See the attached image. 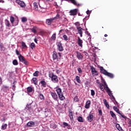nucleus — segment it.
I'll return each mask as SVG.
<instances>
[{"label":"nucleus","instance_id":"nucleus-59","mask_svg":"<svg viewBox=\"0 0 131 131\" xmlns=\"http://www.w3.org/2000/svg\"><path fill=\"white\" fill-rule=\"evenodd\" d=\"M56 73H57V74L60 73V71H59V70H57L56 71Z\"/></svg>","mask_w":131,"mask_h":131},{"label":"nucleus","instance_id":"nucleus-52","mask_svg":"<svg viewBox=\"0 0 131 131\" xmlns=\"http://www.w3.org/2000/svg\"><path fill=\"white\" fill-rule=\"evenodd\" d=\"M99 115L102 116V111L101 110H99L98 111Z\"/></svg>","mask_w":131,"mask_h":131},{"label":"nucleus","instance_id":"nucleus-33","mask_svg":"<svg viewBox=\"0 0 131 131\" xmlns=\"http://www.w3.org/2000/svg\"><path fill=\"white\" fill-rule=\"evenodd\" d=\"M7 126H8V124H4V125H3L2 126L1 128H2V129H3V130H5V129H7Z\"/></svg>","mask_w":131,"mask_h":131},{"label":"nucleus","instance_id":"nucleus-31","mask_svg":"<svg viewBox=\"0 0 131 131\" xmlns=\"http://www.w3.org/2000/svg\"><path fill=\"white\" fill-rule=\"evenodd\" d=\"M30 48H31L32 50L35 49V43H34V42H32L30 45Z\"/></svg>","mask_w":131,"mask_h":131},{"label":"nucleus","instance_id":"nucleus-41","mask_svg":"<svg viewBox=\"0 0 131 131\" xmlns=\"http://www.w3.org/2000/svg\"><path fill=\"white\" fill-rule=\"evenodd\" d=\"M39 73V72L38 71H36L35 72L33 73V76H36L37 77V76H38Z\"/></svg>","mask_w":131,"mask_h":131},{"label":"nucleus","instance_id":"nucleus-39","mask_svg":"<svg viewBox=\"0 0 131 131\" xmlns=\"http://www.w3.org/2000/svg\"><path fill=\"white\" fill-rule=\"evenodd\" d=\"M21 22H23L24 23L27 22V18L22 17L21 18Z\"/></svg>","mask_w":131,"mask_h":131},{"label":"nucleus","instance_id":"nucleus-7","mask_svg":"<svg viewBox=\"0 0 131 131\" xmlns=\"http://www.w3.org/2000/svg\"><path fill=\"white\" fill-rule=\"evenodd\" d=\"M56 46L57 47L58 51L59 52H63V51H64V48H63V46L62 45L61 41L57 42L56 43Z\"/></svg>","mask_w":131,"mask_h":131},{"label":"nucleus","instance_id":"nucleus-40","mask_svg":"<svg viewBox=\"0 0 131 131\" xmlns=\"http://www.w3.org/2000/svg\"><path fill=\"white\" fill-rule=\"evenodd\" d=\"M39 97L40 100H45V96L42 94H40Z\"/></svg>","mask_w":131,"mask_h":131},{"label":"nucleus","instance_id":"nucleus-18","mask_svg":"<svg viewBox=\"0 0 131 131\" xmlns=\"http://www.w3.org/2000/svg\"><path fill=\"white\" fill-rule=\"evenodd\" d=\"M25 110L28 111H30V110H32V106H31V103L28 104L25 107Z\"/></svg>","mask_w":131,"mask_h":131},{"label":"nucleus","instance_id":"nucleus-6","mask_svg":"<svg viewBox=\"0 0 131 131\" xmlns=\"http://www.w3.org/2000/svg\"><path fill=\"white\" fill-rule=\"evenodd\" d=\"M61 57H62V55L61 53H57L56 51H53V60H57L59 61L61 60Z\"/></svg>","mask_w":131,"mask_h":131},{"label":"nucleus","instance_id":"nucleus-49","mask_svg":"<svg viewBox=\"0 0 131 131\" xmlns=\"http://www.w3.org/2000/svg\"><path fill=\"white\" fill-rule=\"evenodd\" d=\"M63 125H64L63 127H66V126H68V125H69V124H68V123H67L64 122L63 123Z\"/></svg>","mask_w":131,"mask_h":131},{"label":"nucleus","instance_id":"nucleus-35","mask_svg":"<svg viewBox=\"0 0 131 131\" xmlns=\"http://www.w3.org/2000/svg\"><path fill=\"white\" fill-rule=\"evenodd\" d=\"M78 121H79V122H83V118L82 117H78Z\"/></svg>","mask_w":131,"mask_h":131},{"label":"nucleus","instance_id":"nucleus-51","mask_svg":"<svg viewBox=\"0 0 131 131\" xmlns=\"http://www.w3.org/2000/svg\"><path fill=\"white\" fill-rule=\"evenodd\" d=\"M16 55H17V56H20V55H21L20 54V52H19V51H18V50H16Z\"/></svg>","mask_w":131,"mask_h":131},{"label":"nucleus","instance_id":"nucleus-13","mask_svg":"<svg viewBox=\"0 0 131 131\" xmlns=\"http://www.w3.org/2000/svg\"><path fill=\"white\" fill-rule=\"evenodd\" d=\"M76 54L77 55V58H78V60H82V59H83V56H82V54H81L80 52L76 51Z\"/></svg>","mask_w":131,"mask_h":131},{"label":"nucleus","instance_id":"nucleus-28","mask_svg":"<svg viewBox=\"0 0 131 131\" xmlns=\"http://www.w3.org/2000/svg\"><path fill=\"white\" fill-rule=\"evenodd\" d=\"M116 127L117 129H118L119 131H122V128L120 126L119 124H116Z\"/></svg>","mask_w":131,"mask_h":131},{"label":"nucleus","instance_id":"nucleus-37","mask_svg":"<svg viewBox=\"0 0 131 131\" xmlns=\"http://www.w3.org/2000/svg\"><path fill=\"white\" fill-rule=\"evenodd\" d=\"M31 31L33 33H36V32H37V31H36V27H34V28L31 29Z\"/></svg>","mask_w":131,"mask_h":131},{"label":"nucleus","instance_id":"nucleus-22","mask_svg":"<svg viewBox=\"0 0 131 131\" xmlns=\"http://www.w3.org/2000/svg\"><path fill=\"white\" fill-rule=\"evenodd\" d=\"M5 24L7 27H11V24L10 23V21L8 19L5 20Z\"/></svg>","mask_w":131,"mask_h":131},{"label":"nucleus","instance_id":"nucleus-1","mask_svg":"<svg viewBox=\"0 0 131 131\" xmlns=\"http://www.w3.org/2000/svg\"><path fill=\"white\" fill-rule=\"evenodd\" d=\"M102 82L103 84H100L99 85V89L102 92H104V91L105 90L106 92L107 93L108 96H111L112 97V92L111 90H110V89H109V87H108V85H107V83H106V81H105V80L102 79Z\"/></svg>","mask_w":131,"mask_h":131},{"label":"nucleus","instance_id":"nucleus-9","mask_svg":"<svg viewBox=\"0 0 131 131\" xmlns=\"http://www.w3.org/2000/svg\"><path fill=\"white\" fill-rule=\"evenodd\" d=\"M78 12V9H75L74 10H70V13L71 16H76L77 13Z\"/></svg>","mask_w":131,"mask_h":131},{"label":"nucleus","instance_id":"nucleus-3","mask_svg":"<svg viewBox=\"0 0 131 131\" xmlns=\"http://www.w3.org/2000/svg\"><path fill=\"white\" fill-rule=\"evenodd\" d=\"M49 77L51 78V81H52V82H54V83H58V82H59V79H58V76L54 74V73L49 72Z\"/></svg>","mask_w":131,"mask_h":131},{"label":"nucleus","instance_id":"nucleus-10","mask_svg":"<svg viewBox=\"0 0 131 131\" xmlns=\"http://www.w3.org/2000/svg\"><path fill=\"white\" fill-rule=\"evenodd\" d=\"M16 3L20 6L21 8H25V3L20 0H16Z\"/></svg>","mask_w":131,"mask_h":131},{"label":"nucleus","instance_id":"nucleus-19","mask_svg":"<svg viewBox=\"0 0 131 131\" xmlns=\"http://www.w3.org/2000/svg\"><path fill=\"white\" fill-rule=\"evenodd\" d=\"M77 30L79 34L80 35L81 37H82V30H83V29L81 27H79L77 28Z\"/></svg>","mask_w":131,"mask_h":131},{"label":"nucleus","instance_id":"nucleus-12","mask_svg":"<svg viewBox=\"0 0 131 131\" xmlns=\"http://www.w3.org/2000/svg\"><path fill=\"white\" fill-rule=\"evenodd\" d=\"M91 69L92 74H94L96 76H98V75H99V74L98 73V71L96 70V68L92 66L91 67Z\"/></svg>","mask_w":131,"mask_h":131},{"label":"nucleus","instance_id":"nucleus-34","mask_svg":"<svg viewBox=\"0 0 131 131\" xmlns=\"http://www.w3.org/2000/svg\"><path fill=\"white\" fill-rule=\"evenodd\" d=\"M15 21V18L13 16L10 17V22L11 24L14 25V21Z\"/></svg>","mask_w":131,"mask_h":131},{"label":"nucleus","instance_id":"nucleus-57","mask_svg":"<svg viewBox=\"0 0 131 131\" xmlns=\"http://www.w3.org/2000/svg\"><path fill=\"white\" fill-rule=\"evenodd\" d=\"M37 41H38V40H37V39H36V38L34 39V41L36 43H37Z\"/></svg>","mask_w":131,"mask_h":131},{"label":"nucleus","instance_id":"nucleus-27","mask_svg":"<svg viewBox=\"0 0 131 131\" xmlns=\"http://www.w3.org/2000/svg\"><path fill=\"white\" fill-rule=\"evenodd\" d=\"M110 114H111V116L113 117V118H114L115 119H116V120H117L116 115H115V114H114V113L113 111H110Z\"/></svg>","mask_w":131,"mask_h":131},{"label":"nucleus","instance_id":"nucleus-16","mask_svg":"<svg viewBox=\"0 0 131 131\" xmlns=\"http://www.w3.org/2000/svg\"><path fill=\"white\" fill-rule=\"evenodd\" d=\"M112 96H110V98L111 99V100H112L113 103H114V104L115 105H118V102H117V101H116V100H115V97H114V96H113V94L112 93Z\"/></svg>","mask_w":131,"mask_h":131},{"label":"nucleus","instance_id":"nucleus-29","mask_svg":"<svg viewBox=\"0 0 131 131\" xmlns=\"http://www.w3.org/2000/svg\"><path fill=\"white\" fill-rule=\"evenodd\" d=\"M32 80L35 85L37 84V82H38V80H37V78L34 77L32 78Z\"/></svg>","mask_w":131,"mask_h":131},{"label":"nucleus","instance_id":"nucleus-15","mask_svg":"<svg viewBox=\"0 0 131 131\" xmlns=\"http://www.w3.org/2000/svg\"><path fill=\"white\" fill-rule=\"evenodd\" d=\"M83 43V41L79 37H78V41L77 43L79 46V47H80V48H82V43Z\"/></svg>","mask_w":131,"mask_h":131},{"label":"nucleus","instance_id":"nucleus-38","mask_svg":"<svg viewBox=\"0 0 131 131\" xmlns=\"http://www.w3.org/2000/svg\"><path fill=\"white\" fill-rule=\"evenodd\" d=\"M56 33H54L52 35V37H51V39L52 40H56Z\"/></svg>","mask_w":131,"mask_h":131},{"label":"nucleus","instance_id":"nucleus-32","mask_svg":"<svg viewBox=\"0 0 131 131\" xmlns=\"http://www.w3.org/2000/svg\"><path fill=\"white\" fill-rule=\"evenodd\" d=\"M76 80L78 83H81V80H80V77L79 76H76Z\"/></svg>","mask_w":131,"mask_h":131},{"label":"nucleus","instance_id":"nucleus-64","mask_svg":"<svg viewBox=\"0 0 131 131\" xmlns=\"http://www.w3.org/2000/svg\"><path fill=\"white\" fill-rule=\"evenodd\" d=\"M129 131H131V127L129 128Z\"/></svg>","mask_w":131,"mask_h":131},{"label":"nucleus","instance_id":"nucleus-47","mask_svg":"<svg viewBox=\"0 0 131 131\" xmlns=\"http://www.w3.org/2000/svg\"><path fill=\"white\" fill-rule=\"evenodd\" d=\"M74 102H78L79 100H78V98L77 97V96H75L74 97Z\"/></svg>","mask_w":131,"mask_h":131},{"label":"nucleus","instance_id":"nucleus-2","mask_svg":"<svg viewBox=\"0 0 131 131\" xmlns=\"http://www.w3.org/2000/svg\"><path fill=\"white\" fill-rule=\"evenodd\" d=\"M98 68H99L100 72L102 73V74L108 76L110 78H114V75L111 73L108 72L103 67L98 66Z\"/></svg>","mask_w":131,"mask_h":131},{"label":"nucleus","instance_id":"nucleus-56","mask_svg":"<svg viewBox=\"0 0 131 131\" xmlns=\"http://www.w3.org/2000/svg\"><path fill=\"white\" fill-rule=\"evenodd\" d=\"M75 25H76V26L79 25V23L77 22V23H75Z\"/></svg>","mask_w":131,"mask_h":131},{"label":"nucleus","instance_id":"nucleus-8","mask_svg":"<svg viewBox=\"0 0 131 131\" xmlns=\"http://www.w3.org/2000/svg\"><path fill=\"white\" fill-rule=\"evenodd\" d=\"M113 109L115 111H116V112H117V113H118V114H120L122 118H124V119H126V118H127V117H126L125 116L121 114V113H120L119 109H118V108H117L116 106H114Z\"/></svg>","mask_w":131,"mask_h":131},{"label":"nucleus","instance_id":"nucleus-48","mask_svg":"<svg viewBox=\"0 0 131 131\" xmlns=\"http://www.w3.org/2000/svg\"><path fill=\"white\" fill-rule=\"evenodd\" d=\"M77 70H78L79 73H82V70H81V68H79L77 69Z\"/></svg>","mask_w":131,"mask_h":131},{"label":"nucleus","instance_id":"nucleus-17","mask_svg":"<svg viewBox=\"0 0 131 131\" xmlns=\"http://www.w3.org/2000/svg\"><path fill=\"white\" fill-rule=\"evenodd\" d=\"M88 121L89 122H92L94 120V115L90 114L89 116L87 117Z\"/></svg>","mask_w":131,"mask_h":131},{"label":"nucleus","instance_id":"nucleus-42","mask_svg":"<svg viewBox=\"0 0 131 131\" xmlns=\"http://www.w3.org/2000/svg\"><path fill=\"white\" fill-rule=\"evenodd\" d=\"M13 65L17 66L18 65V61L17 59H14L12 62Z\"/></svg>","mask_w":131,"mask_h":131},{"label":"nucleus","instance_id":"nucleus-63","mask_svg":"<svg viewBox=\"0 0 131 131\" xmlns=\"http://www.w3.org/2000/svg\"><path fill=\"white\" fill-rule=\"evenodd\" d=\"M107 36H108V35H107L106 34H105L104 35V37H107Z\"/></svg>","mask_w":131,"mask_h":131},{"label":"nucleus","instance_id":"nucleus-61","mask_svg":"<svg viewBox=\"0 0 131 131\" xmlns=\"http://www.w3.org/2000/svg\"><path fill=\"white\" fill-rule=\"evenodd\" d=\"M84 53H85V56H89V54H88V53L86 52H84Z\"/></svg>","mask_w":131,"mask_h":131},{"label":"nucleus","instance_id":"nucleus-46","mask_svg":"<svg viewBox=\"0 0 131 131\" xmlns=\"http://www.w3.org/2000/svg\"><path fill=\"white\" fill-rule=\"evenodd\" d=\"M126 119H128V124H129V125L131 126V119L127 118H126Z\"/></svg>","mask_w":131,"mask_h":131},{"label":"nucleus","instance_id":"nucleus-23","mask_svg":"<svg viewBox=\"0 0 131 131\" xmlns=\"http://www.w3.org/2000/svg\"><path fill=\"white\" fill-rule=\"evenodd\" d=\"M18 59L19 61L21 62V63L25 60V58H24V56L22 55H19V56H18Z\"/></svg>","mask_w":131,"mask_h":131},{"label":"nucleus","instance_id":"nucleus-53","mask_svg":"<svg viewBox=\"0 0 131 131\" xmlns=\"http://www.w3.org/2000/svg\"><path fill=\"white\" fill-rule=\"evenodd\" d=\"M96 83H97L98 84H99V85H100V84H101L102 83H101L100 82V81H99V80H96Z\"/></svg>","mask_w":131,"mask_h":131},{"label":"nucleus","instance_id":"nucleus-43","mask_svg":"<svg viewBox=\"0 0 131 131\" xmlns=\"http://www.w3.org/2000/svg\"><path fill=\"white\" fill-rule=\"evenodd\" d=\"M22 63L25 64V65H26V66L29 65V62L28 61L26 60V59H25Z\"/></svg>","mask_w":131,"mask_h":131},{"label":"nucleus","instance_id":"nucleus-25","mask_svg":"<svg viewBox=\"0 0 131 131\" xmlns=\"http://www.w3.org/2000/svg\"><path fill=\"white\" fill-rule=\"evenodd\" d=\"M103 103L105 105V106L106 107V108H107V109H109V108H110V106L109 105V104H108V102H107V100L104 99Z\"/></svg>","mask_w":131,"mask_h":131},{"label":"nucleus","instance_id":"nucleus-54","mask_svg":"<svg viewBox=\"0 0 131 131\" xmlns=\"http://www.w3.org/2000/svg\"><path fill=\"white\" fill-rule=\"evenodd\" d=\"M86 14L87 15H90V14H91V12L90 11V10H88L86 11Z\"/></svg>","mask_w":131,"mask_h":131},{"label":"nucleus","instance_id":"nucleus-50","mask_svg":"<svg viewBox=\"0 0 131 131\" xmlns=\"http://www.w3.org/2000/svg\"><path fill=\"white\" fill-rule=\"evenodd\" d=\"M95 91L91 90V96H95Z\"/></svg>","mask_w":131,"mask_h":131},{"label":"nucleus","instance_id":"nucleus-14","mask_svg":"<svg viewBox=\"0 0 131 131\" xmlns=\"http://www.w3.org/2000/svg\"><path fill=\"white\" fill-rule=\"evenodd\" d=\"M35 125V123L33 121H29L27 123V126L28 127H32L33 126H34Z\"/></svg>","mask_w":131,"mask_h":131},{"label":"nucleus","instance_id":"nucleus-36","mask_svg":"<svg viewBox=\"0 0 131 131\" xmlns=\"http://www.w3.org/2000/svg\"><path fill=\"white\" fill-rule=\"evenodd\" d=\"M21 46L23 47V49H27V45L24 42H21Z\"/></svg>","mask_w":131,"mask_h":131},{"label":"nucleus","instance_id":"nucleus-11","mask_svg":"<svg viewBox=\"0 0 131 131\" xmlns=\"http://www.w3.org/2000/svg\"><path fill=\"white\" fill-rule=\"evenodd\" d=\"M50 94L55 101H58V95H57V94L55 92H51Z\"/></svg>","mask_w":131,"mask_h":131},{"label":"nucleus","instance_id":"nucleus-26","mask_svg":"<svg viewBox=\"0 0 131 131\" xmlns=\"http://www.w3.org/2000/svg\"><path fill=\"white\" fill-rule=\"evenodd\" d=\"M33 6H34V10L35 11H38V6L37 5V3L36 2H34L33 3Z\"/></svg>","mask_w":131,"mask_h":131},{"label":"nucleus","instance_id":"nucleus-5","mask_svg":"<svg viewBox=\"0 0 131 131\" xmlns=\"http://www.w3.org/2000/svg\"><path fill=\"white\" fill-rule=\"evenodd\" d=\"M60 18V14H57L56 16L53 18H49V19H47L46 21V23L47 25H51L52 23H53V21L54 20H56L57 19H59Z\"/></svg>","mask_w":131,"mask_h":131},{"label":"nucleus","instance_id":"nucleus-55","mask_svg":"<svg viewBox=\"0 0 131 131\" xmlns=\"http://www.w3.org/2000/svg\"><path fill=\"white\" fill-rule=\"evenodd\" d=\"M67 126V128H68V129H70V128L71 127V126H70V125H68V126Z\"/></svg>","mask_w":131,"mask_h":131},{"label":"nucleus","instance_id":"nucleus-62","mask_svg":"<svg viewBox=\"0 0 131 131\" xmlns=\"http://www.w3.org/2000/svg\"><path fill=\"white\" fill-rule=\"evenodd\" d=\"M0 3H5V2L3 0H0Z\"/></svg>","mask_w":131,"mask_h":131},{"label":"nucleus","instance_id":"nucleus-60","mask_svg":"<svg viewBox=\"0 0 131 131\" xmlns=\"http://www.w3.org/2000/svg\"><path fill=\"white\" fill-rule=\"evenodd\" d=\"M2 83V78H1L0 77V84Z\"/></svg>","mask_w":131,"mask_h":131},{"label":"nucleus","instance_id":"nucleus-24","mask_svg":"<svg viewBox=\"0 0 131 131\" xmlns=\"http://www.w3.org/2000/svg\"><path fill=\"white\" fill-rule=\"evenodd\" d=\"M69 116L71 120H73V113H72V111L70 110L69 111Z\"/></svg>","mask_w":131,"mask_h":131},{"label":"nucleus","instance_id":"nucleus-21","mask_svg":"<svg viewBox=\"0 0 131 131\" xmlns=\"http://www.w3.org/2000/svg\"><path fill=\"white\" fill-rule=\"evenodd\" d=\"M90 105H91V100H88L86 102L85 105V108L86 109H89V108H90Z\"/></svg>","mask_w":131,"mask_h":131},{"label":"nucleus","instance_id":"nucleus-20","mask_svg":"<svg viewBox=\"0 0 131 131\" xmlns=\"http://www.w3.org/2000/svg\"><path fill=\"white\" fill-rule=\"evenodd\" d=\"M40 83L41 84V86L42 88H47V82H46V81L45 80H41L40 82Z\"/></svg>","mask_w":131,"mask_h":131},{"label":"nucleus","instance_id":"nucleus-45","mask_svg":"<svg viewBox=\"0 0 131 131\" xmlns=\"http://www.w3.org/2000/svg\"><path fill=\"white\" fill-rule=\"evenodd\" d=\"M71 1V3L75 5V6H77V3H76V1L75 0H70Z\"/></svg>","mask_w":131,"mask_h":131},{"label":"nucleus","instance_id":"nucleus-58","mask_svg":"<svg viewBox=\"0 0 131 131\" xmlns=\"http://www.w3.org/2000/svg\"><path fill=\"white\" fill-rule=\"evenodd\" d=\"M1 120L4 122L6 121V118H3Z\"/></svg>","mask_w":131,"mask_h":131},{"label":"nucleus","instance_id":"nucleus-4","mask_svg":"<svg viewBox=\"0 0 131 131\" xmlns=\"http://www.w3.org/2000/svg\"><path fill=\"white\" fill-rule=\"evenodd\" d=\"M56 91L59 100H60V101H64V100H65V96L63 95L61 88H58Z\"/></svg>","mask_w":131,"mask_h":131},{"label":"nucleus","instance_id":"nucleus-30","mask_svg":"<svg viewBox=\"0 0 131 131\" xmlns=\"http://www.w3.org/2000/svg\"><path fill=\"white\" fill-rule=\"evenodd\" d=\"M27 90L28 93H32V91H33V88H32V87L29 86L27 88Z\"/></svg>","mask_w":131,"mask_h":131},{"label":"nucleus","instance_id":"nucleus-44","mask_svg":"<svg viewBox=\"0 0 131 131\" xmlns=\"http://www.w3.org/2000/svg\"><path fill=\"white\" fill-rule=\"evenodd\" d=\"M63 38L64 40H66V41H67V40H68V39H69L68 36H67L66 35H63Z\"/></svg>","mask_w":131,"mask_h":131}]
</instances>
